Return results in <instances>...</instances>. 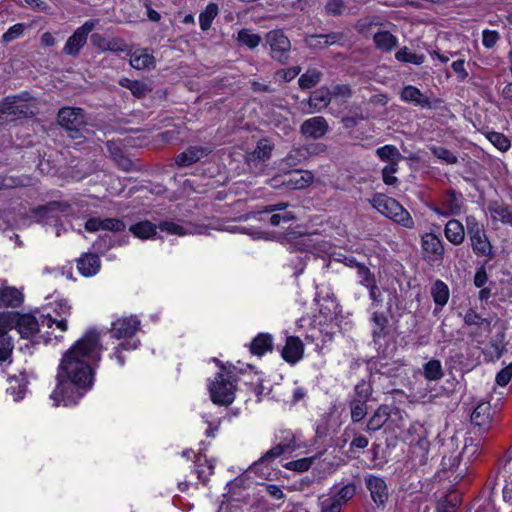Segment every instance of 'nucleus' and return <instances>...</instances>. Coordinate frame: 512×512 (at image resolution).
I'll use <instances>...</instances> for the list:
<instances>
[{"mask_svg": "<svg viewBox=\"0 0 512 512\" xmlns=\"http://www.w3.org/2000/svg\"><path fill=\"white\" fill-rule=\"evenodd\" d=\"M102 351L99 333L89 330L63 354L56 376L57 386L50 395L55 406L74 405L91 388L93 365L100 362Z\"/></svg>", "mask_w": 512, "mask_h": 512, "instance_id": "nucleus-1", "label": "nucleus"}, {"mask_svg": "<svg viewBox=\"0 0 512 512\" xmlns=\"http://www.w3.org/2000/svg\"><path fill=\"white\" fill-rule=\"evenodd\" d=\"M71 307L66 300H60L53 309L55 316L50 313L34 314V344H51L59 341L67 330L66 316Z\"/></svg>", "mask_w": 512, "mask_h": 512, "instance_id": "nucleus-2", "label": "nucleus"}, {"mask_svg": "<svg viewBox=\"0 0 512 512\" xmlns=\"http://www.w3.org/2000/svg\"><path fill=\"white\" fill-rule=\"evenodd\" d=\"M371 205L382 215L404 228L412 229L415 222L410 213L394 198L378 193L370 200Z\"/></svg>", "mask_w": 512, "mask_h": 512, "instance_id": "nucleus-3", "label": "nucleus"}, {"mask_svg": "<svg viewBox=\"0 0 512 512\" xmlns=\"http://www.w3.org/2000/svg\"><path fill=\"white\" fill-rule=\"evenodd\" d=\"M236 380V376L231 371L221 367V371L209 385L212 402L217 405H230L235 398Z\"/></svg>", "mask_w": 512, "mask_h": 512, "instance_id": "nucleus-4", "label": "nucleus"}, {"mask_svg": "<svg viewBox=\"0 0 512 512\" xmlns=\"http://www.w3.org/2000/svg\"><path fill=\"white\" fill-rule=\"evenodd\" d=\"M465 223L473 253L477 257L492 259L494 257L493 246L487 236L484 225L474 215H467Z\"/></svg>", "mask_w": 512, "mask_h": 512, "instance_id": "nucleus-5", "label": "nucleus"}, {"mask_svg": "<svg viewBox=\"0 0 512 512\" xmlns=\"http://www.w3.org/2000/svg\"><path fill=\"white\" fill-rule=\"evenodd\" d=\"M58 122L67 131L68 137L81 139L84 137L85 116L81 108L65 107L58 112Z\"/></svg>", "mask_w": 512, "mask_h": 512, "instance_id": "nucleus-6", "label": "nucleus"}, {"mask_svg": "<svg viewBox=\"0 0 512 512\" xmlns=\"http://www.w3.org/2000/svg\"><path fill=\"white\" fill-rule=\"evenodd\" d=\"M14 323L22 338L30 339L32 337V315H20L16 312L0 313V337H9L8 331Z\"/></svg>", "mask_w": 512, "mask_h": 512, "instance_id": "nucleus-7", "label": "nucleus"}, {"mask_svg": "<svg viewBox=\"0 0 512 512\" xmlns=\"http://www.w3.org/2000/svg\"><path fill=\"white\" fill-rule=\"evenodd\" d=\"M266 45L270 47V56L280 62L287 63L291 50V43L285 33L280 30H272L266 34Z\"/></svg>", "mask_w": 512, "mask_h": 512, "instance_id": "nucleus-8", "label": "nucleus"}, {"mask_svg": "<svg viewBox=\"0 0 512 512\" xmlns=\"http://www.w3.org/2000/svg\"><path fill=\"white\" fill-rule=\"evenodd\" d=\"M98 23V20H88L82 26L78 27L67 39L63 48V53L73 57L78 56L80 50L87 42L89 33L97 26Z\"/></svg>", "mask_w": 512, "mask_h": 512, "instance_id": "nucleus-9", "label": "nucleus"}, {"mask_svg": "<svg viewBox=\"0 0 512 512\" xmlns=\"http://www.w3.org/2000/svg\"><path fill=\"white\" fill-rule=\"evenodd\" d=\"M421 248L425 260L429 262L441 261L444 255L443 241L434 233H425L421 237Z\"/></svg>", "mask_w": 512, "mask_h": 512, "instance_id": "nucleus-10", "label": "nucleus"}, {"mask_svg": "<svg viewBox=\"0 0 512 512\" xmlns=\"http://www.w3.org/2000/svg\"><path fill=\"white\" fill-rule=\"evenodd\" d=\"M140 328V321L135 316L121 317L112 322L111 337L120 339L132 338Z\"/></svg>", "mask_w": 512, "mask_h": 512, "instance_id": "nucleus-11", "label": "nucleus"}, {"mask_svg": "<svg viewBox=\"0 0 512 512\" xmlns=\"http://www.w3.org/2000/svg\"><path fill=\"white\" fill-rule=\"evenodd\" d=\"M365 484L370 491L374 503L378 507L385 506L389 498L388 487L385 480L378 476L369 475L365 478Z\"/></svg>", "mask_w": 512, "mask_h": 512, "instance_id": "nucleus-12", "label": "nucleus"}, {"mask_svg": "<svg viewBox=\"0 0 512 512\" xmlns=\"http://www.w3.org/2000/svg\"><path fill=\"white\" fill-rule=\"evenodd\" d=\"M329 130L327 120L322 116H315L305 120L301 127L300 133L306 138L320 139Z\"/></svg>", "mask_w": 512, "mask_h": 512, "instance_id": "nucleus-13", "label": "nucleus"}, {"mask_svg": "<svg viewBox=\"0 0 512 512\" xmlns=\"http://www.w3.org/2000/svg\"><path fill=\"white\" fill-rule=\"evenodd\" d=\"M463 208V196L454 189L446 191L442 198V209H435V212L442 216H456L461 214Z\"/></svg>", "mask_w": 512, "mask_h": 512, "instance_id": "nucleus-14", "label": "nucleus"}, {"mask_svg": "<svg viewBox=\"0 0 512 512\" xmlns=\"http://www.w3.org/2000/svg\"><path fill=\"white\" fill-rule=\"evenodd\" d=\"M211 151L209 147L190 146L175 158V163L179 167H188L208 156Z\"/></svg>", "mask_w": 512, "mask_h": 512, "instance_id": "nucleus-15", "label": "nucleus"}, {"mask_svg": "<svg viewBox=\"0 0 512 512\" xmlns=\"http://www.w3.org/2000/svg\"><path fill=\"white\" fill-rule=\"evenodd\" d=\"M77 268L84 277H92L100 271V258L93 253L83 254L77 261Z\"/></svg>", "mask_w": 512, "mask_h": 512, "instance_id": "nucleus-16", "label": "nucleus"}, {"mask_svg": "<svg viewBox=\"0 0 512 512\" xmlns=\"http://www.w3.org/2000/svg\"><path fill=\"white\" fill-rule=\"evenodd\" d=\"M303 343L298 337L290 336L286 340V344L282 350V357L285 361L294 364L303 356Z\"/></svg>", "mask_w": 512, "mask_h": 512, "instance_id": "nucleus-17", "label": "nucleus"}, {"mask_svg": "<svg viewBox=\"0 0 512 512\" xmlns=\"http://www.w3.org/2000/svg\"><path fill=\"white\" fill-rule=\"evenodd\" d=\"M332 100V94L326 87L316 89L308 99L309 113L320 112L325 109Z\"/></svg>", "mask_w": 512, "mask_h": 512, "instance_id": "nucleus-18", "label": "nucleus"}, {"mask_svg": "<svg viewBox=\"0 0 512 512\" xmlns=\"http://www.w3.org/2000/svg\"><path fill=\"white\" fill-rule=\"evenodd\" d=\"M444 235L453 245H461L465 240V227L459 220L450 219L445 224Z\"/></svg>", "mask_w": 512, "mask_h": 512, "instance_id": "nucleus-19", "label": "nucleus"}, {"mask_svg": "<svg viewBox=\"0 0 512 512\" xmlns=\"http://www.w3.org/2000/svg\"><path fill=\"white\" fill-rule=\"evenodd\" d=\"M313 180V175L309 171H294L284 176L282 184L291 189H303Z\"/></svg>", "mask_w": 512, "mask_h": 512, "instance_id": "nucleus-20", "label": "nucleus"}, {"mask_svg": "<svg viewBox=\"0 0 512 512\" xmlns=\"http://www.w3.org/2000/svg\"><path fill=\"white\" fill-rule=\"evenodd\" d=\"M390 418V408L387 405H381L369 418L365 431L373 433L380 430Z\"/></svg>", "mask_w": 512, "mask_h": 512, "instance_id": "nucleus-21", "label": "nucleus"}, {"mask_svg": "<svg viewBox=\"0 0 512 512\" xmlns=\"http://www.w3.org/2000/svg\"><path fill=\"white\" fill-rule=\"evenodd\" d=\"M92 44L101 51L124 52L126 45L117 38L106 39L101 34L95 33L91 36Z\"/></svg>", "mask_w": 512, "mask_h": 512, "instance_id": "nucleus-22", "label": "nucleus"}, {"mask_svg": "<svg viewBox=\"0 0 512 512\" xmlns=\"http://www.w3.org/2000/svg\"><path fill=\"white\" fill-rule=\"evenodd\" d=\"M492 408L490 403L483 402L477 405L471 414V422L480 428H486L492 419Z\"/></svg>", "mask_w": 512, "mask_h": 512, "instance_id": "nucleus-23", "label": "nucleus"}, {"mask_svg": "<svg viewBox=\"0 0 512 512\" xmlns=\"http://www.w3.org/2000/svg\"><path fill=\"white\" fill-rule=\"evenodd\" d=\"M431 295L436 305L435 312L441 310L450 297L449 288L442 280H436L431 288Z\"/></svg>", "mask_w": 512, "mask_h": 512, "instance_id": "nucleus-24", "label": "nucleus"}, {"mask_svg": "<svg viewBox=\"0 0 512 512\" xmlns=\"http://www.w3.org/2000/svg\"><path fill=\"white\" fill-rule=\"evenodd\" d=\"M154 64V56L147 49H138L130 55V65L135 69L153 68Z\"/></svg>", "mask_w": 512, "mask_h": 512, "instance_id": "nucleus-25", "label": "nucleus"}, {"mask_svg": "<svg viewBox=\"0 0 512 512\" xmlns=\"http://www.w3.org/2000/svg\"><path fill=\"white\" fill-rule=\"evenodd\" d=\"M23 302V294L14 287L3 286L0 288V306L17 307Z\"/></svg>", "mask_w": 512, "mask_h": 512, "instance_id": "nucleus-26", "label": "nucleus"}, {"mask_svg": "<svg viewBox=\"0 0 512 512\" xmlns=\"http://www.w3.org/2000/svg\"><path fill=\"white\" fill-rule=\"evenodd\" d=\"M401 99L405 102H410L420 107L430 106V100L428 97L422 94V92L414 86H406L401 92Z\"/></svg>", "mask_w": 512, "mask_h": 512, "instance_id": "nucleus-27", "label": "nucleus"}, {"mask_svg": "<svg viewBox=\"0 0 512 512\" xmlns=\"http://www.w3.org/2000/svg\"><path fill=\"white\" fill-rule=\"evenodd\" d=\"M373 40L376 48L382 52H390L398 44L397 38L388 31H378L374 34Z\"/></svg>", "mask_w": 512, "mask_h": 512, "instance_id": "nucleus-28", "label": "nucleus"}, {"mask_svg": "<svg viewBox=\"0 0 512 512\" xmlns=\"http://www.w3.org/2000/svg\"><path fill=\"white\" fill-rule=\"evenodd\" d=\"M64 205L59 202H50L44 206L34 209V221H40L43 217L56 219L57 213L63 211Z\"/></svg>", "mask_w": 512, "mask_h": 512, "instance_id": "nucleus-29", "label": "nucleus"}, {"mask_svg": "<svg viewBox=\"0 0 512 512\" xmlns=\"http://www.w3.org/2000/svg\"><path fill=\"white\" fill-rule=\"evenodd\" d=\"M251 352L255 355L262 356L266 352L272 350V336L270 334L261 333L251 343Z\"/></svg>", "mask_w": 512, "mask_h": 512, "instance_id": "nucleus-30", "label": "nucleus"}, {"mask_svg": "<svg viewBox=\"0 0 512 512\" xmlns=\"http://www.w3.org/2000/svg\"><path fill=\"white\" fill-rule=\"evenodd\" d=\"M129 231L135 237L145 240L156 235V226L150 221H141L131 225Z\"/></svg>", "mask_w": 512, "mask_h": 512, "instance_id": "nucleus-31", "label": "nucleus"}, {"mask_svg": "<svg viewBox=\"0 0 512 512\" xmlns=\"http://www.w3.org/2000/svg\"><path fill=\"white\" fill-rule=\"evenodd\" d=\"M464 323L468 326H477L487 333L491 332V320L483 318L473 309H469L464 315Z\"/></svg>", "mask_w": 512, "mask_h": 512, "instance_id": "nucleus-32", "label": "nucleus"}, {"mask_svg": "<svg viewBox=\"0 0 512 512\" xmlns=\"http://www.w3.org/2000/svg\"><path fill=\"white\" fill-rule=\"evenodd\" d=\"M424 376L429 381H438L444 376L441 362L437 359L429 360L423 367Z\"/></svg>", "mask_w": 512, "mask_h": 512, "instance_id": "nucleus-33", "label": "nucleus"}, {"mask_svg": "<svg viewBox=\"0 0 512 512\" xmlns=\"http://www.w3.org/2000/svg\"><path fill=\"white\" fill-rule=\"evenodd\" d=\"M321 72L316 68H309L305 73H303L299 80V86L301 89H310L316 86L321 80Z\"/></svg>", "mask_w": 512, "mask_h": 512, "instance_id": "nucleus-34", "label": "nucleus"}, {"mask_svg": "<svg viewBox=\"0 0 512 512\" xmlns=\"http://www.w3.org/2000/svg\"><path fill=\"white\" fill-rule=\"evenodd\" d=\"M356 485L354 483H348L341 487L335 494L329 495L333 500H337L340 506H344L349 500H351L356 494Z\"/></svg>", "mask_w": 512, "mask_h": 512, "instance_id": "nucleus-35", "label": "nucleus"}, {"mask_svg": "<svg viewBox=\"0 0 512 512\" xmlns=\"http://www.w3.org/2000/svg\"><path fill=\"white\" fill-rule=\"evenodd\" d=\"M218 14V6L215 3H209L205 10L199 15L200 27L203 31H207L212 24V21Z\"/></svg>", "mask_w": 512, "mask_h": 512, "instance_id": "nucleus-36", "label": "nucleus"}, {"mask_svg": "<svg viewBox=\"0 0 512 512\" xmlns=\"http://www.w3.org/2000/svg\"><path fill=\"white\" fill-rule=\"evenodd\" d=\"M30 108L29 103L25 102L23 103L19 99H14L12 101H8L4 103L0 107V114H17V113H23L26 114Z\"/></svg>", "mask_w": 512, "mask_h": 512, "instance_id": "nucleus-37", "label": "nucleus"}, {"mask_svg": "<svg viewBox=\"0 0 512 512\" xmlns=\"http://www.w3.org/2000/svg\"><path fill=\"white\" fill-rule=\"evenodd\" d=\"M237 40L250 49L256 48L262 41L259 34L253 33L250 29H242L238 32Z\"/></svg>", "mask_w": 512, "mask_h": 512, "instance_id": "nucleus-38", "label": "nucleus"}, {"mask_svg": "<svg viewBox=\"0 0 512 512\" xmlns=\"http://www.w3.org/2000/svg\"><path fill=\"white\" fill-rule=\"evenodd\" d=\"M351 420L354 423L362 421L367 415V403L352 399L350 401Z\"/></svg>", "mask_w": 512, "mask_h": 512, "instance_id": "nucleus-39", "label": "nucleus"}, {"mask_svg": "<svg viewBox=\"0 0 512 512\" xmlns=\"http://www.w3.org/2000/svg\"><path fill=\"white\" fill-rule=\"evenodd\" d=\"M376 155L382 161L401 160L403 156L394 145H385L376 150Z\"/></svg>", "mask_w": 512, "mask_h": 512, "instance_id": "nucleus-40", "label": "nucleus"}, {"mask_svg": "<svg viewBox=\"0 0 512 512\" xmlns=\"http://www.w3.org/2000/svg\"><path fill=\"white\" fill-rule=\"evenodd\" d=\"M395 57L400 62L420 65L424 62V56L409 51L407 47H403L397 51Z\"/></svg>", "mask_w": 512, "mask_h": 512, "instance_id": "nucleus-41", "label": "nucleus"}, {"mask_svg": "<svg viewBox=\"0 0 512 512\" xmlns=\"http://www.w3.org/2000/svg\"><path fill=\"white\" fill-rule=\"evenodd\" d=\"M372 321L375 325V327L372 330V335L374 340L376 341L377 339L384 336L388 320L383 314L374 312L372 315Z\"/></svg>", "mask_w": 512, "mask_h": 512, "instance_id": "nucleus-42", "label": "nucleus"}, {"mask_svg": "<svg viewBox=\"0 0 512 512\" xmlns=\"http://www.w3.org/2000/svg\"><path fill=\"white\" fill-rule=\"evenodd\" d=\"M430 151L436 158L448 164H456L458 162L457 156L445 147L432 146Z\"/></svg>", "mask_w": 512, "mask_h": 512, "instance_id": "nucleus-43", "label": "nucleus"}, {"mask_svg": "<svg viewBox=\"0 0 512 512\" xmlns=\"http://www.w3.org/2000/svg\"><path fill=\"white\" fill-rule=\"evenodd\" d=\"M488 140L500 151L506 152L510 146V140L502 133L490 132L487 134Z\"/></svg>", "mask_w": 512, "mask_h": 512, "instance_id": "nucleus-44", "label": "nucleus"}, {"mask_svg": "<svg viewBox=\"0 0 512 512\" xmlns=\"http://www.w3.org/2000/svg\"><path fill=\"white\" fill-rule=\"evenodd\" d=\"M319 512H341L343 507L333 500L330 496H321L318 498Z\"/></svg>", "mask_w": 512, "mask_h": 512, "instance_id": "nucleus-45", "label": "nucleus"}, {"mask_svg": "<svg viewBox=\"0 0 512 512\" xmlns=\"http://www.w3.org/2000/svg\"><path fill=\"white\" fill-rule=\"evenodd\" d=\"M324 9L326 14L336 17L345 14L347 7L343 0H327Z\"/></svg>", "mask_w": 512, "mask_h": 512, "instance_id": "nucleus-46", "label": "nucleus"}, {"mask_svg": "<svg viewBox=\"0 0 512 512\" xmlns=\"http://www.w3.org/2000/svg\"><path fill=\"white\" fill-rule=\"evenodd\" d=\"M139 344H140L139 340H134L133 342L125 341V342L120 343L118 346H116L114 348L113 355L116 358V360L120 366H123L125 363V359L121 354L122 351L135 350V349H137Z\"/></svg>", "mask_w": 512, "mask_h": 512, "instance_id": "nucleus-47", "label": "nucleus"}, {"mask_svg": "<svg viewBox=\"0 0 512 512\" xmlns=\"http://www.w3.org/2000/svg\"><path fill=\"white\" fill-rule=\"evenodd\" d=\"M313 463V458H302L295 461L288 462L285 467L289 470L297 472L307 471Z\"/></svg>", "mask_w": 512, "mask_h": 512, "instance_id": "nucleus-48", "label": "nucleus"}, {"mask_svg": "<svg viewBox=\"0 0 512 512\" xmlns=\"http://www.w3.org/2000/svg\"><path fill=\"white\" fill-rule=\"evenodd\" d=\"M357 274L360 278V283L364 286H369L373 283H375L374 276L369 270L368 267H366L363 264H357Z\"/></svg>", "mask_w": 512, "mask_h": 512, "instance_id": "nucleus-49", "label": "nucleus"}, {"mask_svg": "<svg viewBox=\"0 0 512 512\" xmlns=\"http://www.w3.org/2000/svg\"><path fill=\"white\" fill-rule=\"evenodd\" d=\"M368 118L367 115H364L362 111H356L351 116H345L342 118V124L345 128L351 129L356 127L359 122L366 120Z\"/></svg>", "mask_w": 512, "mask_h": 512, "instance_id": "nucleus-50", "label": "nucleus"}, {"mask_svg": "<svg viewBox=\"0 0 512 512\" xmlns=\"http://www.w3.org/2000/svg\"><path fill=\"white\" fill-rule=\"evenodd\" d=\"M125 223L118 218H106L103 219L102 230L111 232H120L125 229Z\"/></svg>", "mask_w": 512, "mask_h": 512, "instance_id": "nucleus-51", "label": "nucleus"}, {"mask_svg": "<svg viewBox=\"0 0 512 512\" xmlns=\"http://www.w3.org/2000/svg\"><path fill=\"white\" fill-rule=\"evenodd\" d=\"M128 83V89L134 96L138 98H141L150 92V88L148 87V85L142 81L135 80V82Z\"/></svg>", "mask_w": 512, "mask_h": 512, "instance_id": "nucleus-52", "label": "nucleus"}, {"mask_svg": "<svg viewBox=\"0 0 512 512\" xmlns=\"http://www.w3.org/2000/svg\"><path fill=\"white\" fill-rule=\"evenodd\" d=\"M159 229L161 231H165L169 234H174V235H179V236L185 235L187 233L186 230L182 226H180L174 222H171V221L161 222L159 224Z\"/></svg>", "mask_w": 512, "mask_h": 512, "instance_id": "nucleus-53", "label": "nucleus"}, {"mask_svg": "<svg viewBox=\"0 0 512 512\" xmlns=\"http://www.w3.org/2000/svg\"><path fill=\"white\" fill-rule=\"evenodd\" d=\"M13 344L10 337H0V362H4L11 356Z\"/></svg>", "mask_w": 512, "mask_h": 512, "instance_id": "nucleus-54", "label": "nucleus"}, {"mask_svg": "<svg viewBox=\"0 0 512 512\" xmlns=\"http://www.w3.org/2000/svg\"><path fill=\"white\" fill-rule=\"evenodd\" d=\"M371 392V388L368 384L365 382L359 383L355 387V397L353 399L367 403L371 396Z\"/></svg>", "mask_w": 512, "mask_h": 512, "instance_id": "nucleus-55", "label": "nucleus"}, {"mask_svg": "<svg viewBox=\"0 0 512 512\" xmlns=\"http://www.w3.org/2000/svg\"><path fill=\"white\" fill-rule=\"evenodd\" d=\"M499 38L500 36L497 31L486 29L482 32V44L487 49L494 47Z\"/></svg>", "mask_w": 512, "mask_h": 512, "instance_id": "nucleus-56", "label": "nucleus"}, {"mask_svg": "<svg viewBox=\"0 0 512 512\" xmlns=\"http://www.w3.org/2000/svg\"><path fill=\"white\" fill-rule=\"evenodd\" d=\"M330 93L332 94V98H340L341 100H347L352 96L351 88L346 84L334 86Z\"/></svg>", "mask_w": 512, "mask_h": 512, "instance_id": "nucleus-57", "label": "nucleus"}, {"mask_svg": "<svg viewBox=\"0 0 512 512\" xmlns=\"http://www.w3.org/2000/svg\"><path fill=\"white\" fill-rule=\"evenodd\" d=\"M24 31V25L23 24H15L14 26L10 27L8 31H6L3 36V42H11L17 38H19Z\"/></svg>", "mask_w": 512, "mask_h": 512, "instance_id": "nucleus-58", "label": "nucleus"}, {"mask_svg": "<svg viewBox=\"0 0 512 512\" xmlns=\"http://www.w3.org/2000/svg\"><path fill=\"white\" fill-rule=\"evenodd\" d=\"M512 378V363L501 369L496 375V383L499 386H506Z\"/></svg>", "mask_w": 512, "mask_h": 512, "instance_id": "nucleus-59", "label": "nucleus"}, {"mask_svg": "<svg viewBox=\"0 0 512 512\" xmlns=\"http://www.w3.org/2000/svg\"><path fill=\"white\" fill-rule=\"evenodd\" d=\"M272 147L267 142H259L253 152L255 158L260 160L268 159L271 155Z\"/></svg>", "mask_w": 512, "mask_h": 512, "instance_id": "nucleus-60", "label": "nucleus"}, {"mask_svg": "<svg viewBox=\"0 0 512 512\" xmlns=\"http://www.w3.org/2000/svg\"><path fill=\"white\" fill-rule=\"evenodd\" d=\"M304 157L305 154L301 149L294 148L287 154V156L284 158V161L288 166H295L300 163Z\"/></svg>", "mask_w": 512, "mask_h": 512, "instance_id": "nucleus-61", "label": "nucleus"}, {"mask_svg": "<svg viewBox=\"0 0 512 512\" xmlns=\"http://www.w3.org/2000/svg\"><path fill=\"white\" fill-rule=\"evenodd\" d=\"M368 444H369V440L367 437H365L361 434H356L350 443L349 451L351 453H355L356 450L365 449L368 446Z\"/></svg>", "mask_w": 512, "mask_h": 512, "instance_id": "nucleus-62", "label": "nucleus"}, {"mask_svg": "<svg viewBox=\"0 0 512 512\" xmlns=\"http://www.w3.org/2000/svg\"><path fill=\"white\" fill-rule=\"evenodd\" d=\"M286 446L282 445V444H278L276 446H274L273 448H271L270 450H268L260 459L259 461L261 462H264V461H268V460H271L273 458H276L278 456H280L281 454L284 453V451L286 450Z\"/></svg>", "mask_w": 512, "mask_h": 512, "instance_id": "nucleus-63", "label": "nucleus"}, {"mask_svg": "<svg viewBox=\"0 0 512 512\" xmlns=\"http://www.w3.org/2000/svg\"><path fill=\"white\" fill-rule=\"evenodd\" d=\"M295 219V216L292 212H285L284 214H273L270 217V223L272 226H278L281 222H290Z\"/></svg>", "mask_w": 512, "mask_h": 512, "instance_id": "nucleus-64", "label": "nucleus"}]
</instances>
